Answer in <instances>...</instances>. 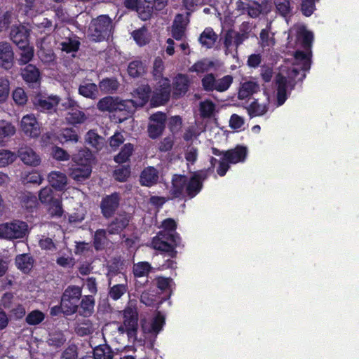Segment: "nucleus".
I'll return each instance as SVG.
<instances>
[{
	"mask_svg": "<svg viewBox=\"0 0 359 359\" xmlns=\"http://www.w3.org/2000/svg\"><path fill=\"white\" fill-rule=\"evenodd\" d=\"M17 267L24 273H28L33 266V261L31 257L26 255H18L15 259Z\"/></svg>",
	"mask_w": 359,
	"mask_h": 359,
	"instance_id": "obj_35",
	"label": "nucleus"
},
{
	"mask_svg": "<svg viewBox=\"0 0 359 359\" xmlns=\"http://www.w3.org/2000/svg\"><path fill=\"white\" fill-rule=\"evenodd\" d=\"M200 114L203 118L211 117L215 111V104L210 100H205L200 103Z\"/></svg>",
	"mask_w": 359,
	"mask_h": 359,
	"instance_id": "obj_39",
	"label": "nucleus"
},
{
	"mask_svg": "<svg viewBox=\"0 0 359 359\" xmlns=\"http://www.w3.org/2000/svg\"><path fill=\"white\" fill-rule=\"evenodd\" d=\"M20 126L21 130L27 137L35 138L41 133L39 123L33 114L24 116L21 119Z\"/></svg>",
	"mask_w": 359,
	"mask_h": 359,
	"instance_id": "obj_12",
	"label": "nucleus"
},
{
	"mask_svg": "<svg viewBox=\"0 0 359 359\" xmlns=\"http://www.w3.org/2000/svg\"><path fill=\"white\" fill-rule=\"evenodd\" d=\"M217 80L212 73L205 75L201 80L203 90H215L217 88Z\"/></svg>",
	"mask_w": 359,
	"mask_h": 359,
	"instance_id": "obj_52",
	"label": "nucleus"
},
{
	"mask_svg": "<svg viewBox=\"0 0 359 359\" xmlns=\"http://www.w3.org/2000/svg\"><path fill=\"white\" fill-rule=\"evenodd\" d=\"M164 129V126L150 123L148 127L149 136L152 139H156L160 136Z\"/></svg>",
	"mask_w": 359,
	"mask_h": 359,
	"instance_id": "obj_59",
	"label": "nucleus"
},
{
	"mask_svg": "<svg viewBox=\"0 0 359 359\" xmlns=\"http://www.w3.org/2000/svg\"><path fill=\"white\" fill-rule=\"evenodd\" d=\"M297 40L300 42L304 50H297L294 53V63L290 75L297 80L304 79L306 73L311 69L313 34L304 27L297 32Z\"/></svg>",
	"mask_w": 359,
	"mask_h": 359,
	"instance_id": "obj_1",
	"label": "nucleus"
},
{
	"mask_svg": "<svg viewBox=\"0 0 359 359\" xmlns=\"http://www.w3.org/2000/svg\"><path fill=\"white\" fill-rule=\"evenodd\" d=\"M244 118L236 114H232L229 119V126L231 128L237 130H242L244 128Z\"/></svg>",
	"mask_w": 359,
	"mask_h": 359,
	"instance_id": "obj_56",
	"label": "nucleus"
},
{
	"mask_svg": "<svg viewBox=\"0 0 359 359\" xmlns=\"http://www.w3.org/2000/svg\"><path fill=\"white\" fill-rule=\"evenodd\" d=\"M316 10L315 0H303L301 4V11L306 17L311 16Z\"/></svg>",
	"mask_w": 359,
	"mask_h": 359,
	"instance_id": "obj_55",
	"label": "nucleus"
},
{
	"mask_svg": "<svg viewBox=\"0 0 359 359\" xmlns=\"http://www.w3.org/2000/svg\"><path fill=\"white\" fill-rule=\"evenodd\" d=\"M183 14H177L174 20L172 26V36L177 41L182 40L185 34L186 25L184 24Z\"/></svg>",
	"mask_w": 359,
	"mask_h": 359,
	"instance_id": "obj_24",
	"label": "nucleus"
},
{
	"mask_svg": "<svg viewBox=\"0 0 359 359\" xmlns=\"http://www.w3.org/2000/svg\"><path fill=\"white\" fill-rule=\"evenodd\" d=\"M27 231L26 223L14 221L0 224V238L15 239L23 237Z\"/></svg>",
	"mask_w": 359,
	"mask_h": 359,
	"instance_id": "obj_9",
	"label": "nucleus"
},
{
	"mask_svg": "<svg viewBox=\"0 0 359 359\" xmlns=\"http://www.w3.org/2000/svg\"><path fill=\"white\" fill-rule=\"evenodd\" d=\"M213 66V62L211 61L207 62L205 60H199L195 62L190 68L189 72L199 73H204L208 72Z\"/></svg>",
	"mask_w": 359,
	"mask_h": 359,
	"instance_id": "obj_45",
	"label": "nucleus"
},
{
	"mask_svg": "<svg viewBox=\"0 0 359 359\" xmlns=\"http://www.w3.org/2000/svg\"><path fill=\"white\" fill-rule=\"evenodd\" d=\"M95 359H112L111 349L107 346H98L93 351Z\"/></svg>",
	"mask_w": 359,
	"mask_h": 359,
	"instance_id": "obj_46",
	"label": "nucleus"
},
{
	"mask_svg": "<svg viewBox=\"0 0 359 359\" xmlns=\"http://www.w3.org/2000/svg\"><path fill=\"white\" fill-rule=\"evenodd\" d=\"M86 142L96 151L100 150L104 145V139L94 130H90L87 133Z\"/></svg>",
	"mask_w": 359,
	"mask_h": 359,
	"instance_id": "obj_31",
	"label": "nucleus"
},
{
	"mask_svg": "<svg viewBox=\"0 0 359 359\" xmlns=\"http://www.w3.org/2000/svg\"><path fill=\"white\" fill-rule=\"evenodd\" d=\"M264 94L268 100L269 106L271 107L283 104L289 95L287 91H264Z\"/></svg>",
	"mask_w": 359,
	"mask_h": 359,
	"instance_id": "obj_21",
	"label": "nucleus"
},
{
	"mask_svg": "<svg viewBox=\"0 0 359 359\" xmlns=\"http://www.w3.org/2000/svg\"><path fill=\"white\" fill-rule=\"evenodd\" d=\"M14 53L11 44L8 42H0V67L10 69L13 66Z\"/></svg>",
	"mask_w": 359,
	"mask_h": 359,
	"instance_id": "obj_14",
	"label": "nucleus"
},
{
	"mask_svg": "<svg viewBox=\"0 0 359 359\" xmlns=\"http://www.w3.org/2000/svg\"><path fill=\"white\" fill-rule=\"evenodd\" d=\"M156 3L155 0H141L136 12L142 20L146 21L151 18Z\"/></svg>",
	"mask_w": 359,
	"mask_h": 359,
	"instance_id": "obj_22",
	"label": "nucleus"
},
{
	"mask_svg": "<svg viewBox=\"0 0 359 359\" xmlns=\"http://www.w3.org/2000/svg\"><path fill=\"white\" fill-rule=\"evenodd\" d=\"M53 190L50 187H46L41 189L39 193V198L41 203L48 204L55 198H53Z\"/></svg>",
	"mask_w": 359,
	"mask_h": 359,
	"instance_id": "obj_53",
	"label": "nucleus"
},
{
	"mask_svg": "<svg viewBox=\"0 0 359 359\" xmlns=\"http://www.w3.org/2000/svg\"><path fill=\"white\" fill-rule=\"evenodd\" d=\"M128 73L133 78H138L145 73V67L142 61L133 60L128 66Z\"/></svg>",
	"mask_w": 359,
	"mask_h": 359,
	"instance_id": "obj_34",
	"label": "nucleus"
},
{
	"mask_svg": "<svg viewBox=\"0 0 359 359\" xmlns=\"http://www.w3.org/2000/svg\"><path fill=\"white\" fill-rule=\"evenodd\" d=\"M95 328L93 324L88 320H85L83 323L79 324L76 328V332L80 335H87L93 332Z\"/></svg>",
	"mask_w": 359,
	"mask_h": 359,
	"instance_id": "obj_58",
	"label": "nucleus"
},
{
	"mask_svg": "<svg viewBox=\"0 0 359 359\" xmlns=\"http://www.w3.org/2000/svg\"><path fill=\"white\" fill-rule=\"evenodd\" d=\"M128 287L125 284H117L111 287L109 290V296L114 300H117L126 292Z\"/></svg>",
	"mask_w": 359,
	"mask_h": 359,
	"instance_id": "obj_50",
	"label": "nucleus"
},
{
	"mask_svg": "<svg viewBox=\"0 0 359 359\" xmlns=\"http://www.w3.org/2000/svg\"><path fill=\"white\" fill-rule=\"evenodd\" d=\"M118 203L119 197L116 194L104 198L101 203V209L104 216L106 217H111L118 208Z\"/></svg>",
	"mask_w": 359,
	"mask_h": 359,
	"instance_id": "obj_19",
	"label": "nucleus"
},
{
	"mask_svg": "<svg viewBox=\"0 0 359 359\" xmlns=\"http://www.w3.org/2000/svg\"><path fill=\"white\" fill-rule=\"evenodd\" d=\"M113 32V21L107 15H100L93 18L88 28L90 39L95 42L108 41Z\"/></svg>",
	"mask_w": 359,
	"mask_h": 359,
	"instance_id": "obj_4",
	"label": "nucleus"
},
{
	"mask_svg": "<svg viewBox=\"0 0 359 359\" xmlns=\"http://www.w3.org/2000/svg\"><path fill=\"white\" fill-rule=\"evenodd\" d=\"M147 28L144 26H143L142 27H141L138 29L134 30L132 32V36H133L134 41L138 45L144 46L149 42V40L147 38Z\"/></svg>",
	"mask_w": 359,
	"mask_h": 359,
	"instance_id": "obj_40",
	"label": "nucleus"
},
{
	"mask_svg": "<svg viewBox=\"0 0 359 359\" xmlns=\"http://www.w3.org/2000/svg\"><path fill=\"white\" fill-rule=\"evenodd\" d=\"M184 156L188 163H194L198 157V149L194 145H189L184 151Z\"/></svg>",
	"mask_w": 359,
	"mask_h": 359,
	"instance_id": "obj_61",
	"label": "nucleus"
},
{
	"mask_svg": "<svg viewBox=\"0 0 359 359\" xmlns=\"http://www.w3.org/2000/svg\"><path fill=\"white\" fill-rule=\"evenodd\" d=\"M151 91H135V94L133 99L118 101L117 99H114L111 97H107L101 100L97 104L98 108L102 111H123L125 107H129L130 105L134 107H142L147 102Z\"/></svg>",
	"mask_w": 359,
	"mask_h": 359,
	"instance_id": "obj_2",
	"label": "nucleus"
},
{
	"mask_svg": "<svg viewBox=\"0 0 359 359\" xmlns=\"http://www.w3.org/2000/svg\"><path fill=\"white\" fill-rule=\"evenodd\" d=\"M81 296V290L78 286L68 287L61 299V309L64 313L70 315L76 311L77 303Z\"/></svg>",
	"mask_w": 359,
	"mask_h": 359,
	"instance_id": "obj_8",
	"label": "nucleus"
},
{
	"mask_svg": "<svg viewBox=\"0 0 359 359\" xmlns=\"http://www.w3.org/2000/svg\"><path fill=\"white\" fill-rule=\"evenodd\" d=\"M168 93L169 91H158L157 93L152 95L151 104L154 107H157L165 103L169 97Z\"/></svg>",
	"mask_w": 359,
	"mask_h": 359,
	"instance_id": "obj_51",
	"label": "nucleus"
},
{
	"mask_svg": "<svg viewBox=\"0 0 359 359\" xmlns=\"http://www.w3.org/2000/svg\"><path fill=\"white\" fill-rule=\"evenodd\" d=\"M206 177V172L201 171L194 175L188 182L184 176L175 175L172 178L174 195L178 196L186 193L191 198L195 196L201 191L202 180Z\"/></svg>",
	"mask_w": 359,
	"mask_h": 359,
	"instance_id": "obj_3",
	"label": "nucleus"
},
{
	"mask_svg": "<svg viewBox=\"0 0 359 359\" xmlns=\"http://www.w3.org/2000/svg\"><path fill=\"white\" fill-rule=\"evenodd\" d=\"M212 154L215 156H221L219 167L217 172L220 176H224L229 168V163H238L245 161L247 155V148L245 147H236L235 149L221 152L216 148H212Z\"/></svg>",
	"mask_w": 359,
	"mask_h": 359,
	"instance_id": "obj_6",
	"label": "nucleus"
},
{
	"mask_svg": "<svg viewBox=\"0 0 359 359\" xmlns=\"http://www.w3.org/2000/svg\"><path fill=\"white\" fill-rule=\"evenodd\" d=\"M292 0H274L276 13L282 17L286 18L292 11Z\"/></svg>",
	"mask_w": 359,
	"mask_h": 359,
	"instance_id": "obj_33",
	"label": "nucleus"
},
{
	"mask_svg": "<svg viewBox=\"0 0 359 359\" xmlns=\"http://www.w3.org/2000/svg\"><path fill=\"white\" fill-rule=\"evenodd\" d=\"M292 70V68L291 69H290L289 73H288L289 79H287L285 76H284L281 73H278L276 75V76L274 78V82H275V84L277 86L276 90H287V85L293 87V86L296 83H297L299 81H302L304 80V79L297 80V79H294V78H292V76L290 75Z\"/></svg>",
	"mask_w": 359,
	"mask_h": 359,
	"instance_id": "obj_28",
	"label": "nucleus"
},
{
	"mask_svg": "<svg viewBox=\"0 0 359 359\" xmlns=\"http://www.w3.org/2000/svg\"><path fill=\"white\" fill-rule=\"evenodd\" d=\"M49 184L56 190H62L67 184L66 175L60 171H53L48 175Z\"/></svg>",
	"mask_w": 359,
	"mask_h": 359,
	"instance_id": "obj_23",
	"label": "nucleus"
},
{
	"mask_svg": "<svg viewBox=\"0 0 359 359\" xmlns=\"http://www.w3.org/2000/svg\"><path fill=\"white\" fill-rule=\"evenodd\" d=\"M48 207L47 209L48 213L52 217L59 218L61 217L64 213L62 208V203L60 199H55L52 202L48 204Z\"/></svg>",
	"mask_w": 359,
	"mask_h": 359,
	"instance_id": "obj_36",
	"label": "nucleus"
},
{
	"mask_svg": "<svg viewBox=\"0 0 359 359\" xmlns=\"http://www.w3.org/2000/svg\"><path fill=\"white\" fill-rule=\"evenodd\" d=\"M22 205L27 209L35 208L37 205L36 196L31 194H25L22 198Z\"/></svg>",
	"mask_w": 359,
	"mask_h": 359,
	"instance_id": "obj_64",
	"label": "nucleus"
},
{
	"mask_svg": "<svg viewBox=\"0 0 359 359\" xmlns=\"http://www.w3.org/2000/svg\"><path fill=\"white\" fill-rule=\"evenodd\" d=\"M16 158L17 156L14 152L6 149L0 150V168L12 163Z\"/></svg>",
	"mask_w": 359,
	"mask_h": 359,
	"instance_id": "obj_44",
	"label": "nucleus"
},
{
	"mask_svg": "<svg viewBox=\"0 0 359 359\" xmlns=\"http://www.w3.org/2000/svg\"><path fill=\"white\" fill-rule=\"evenodd\" d=\"M74 104L75 102L73 100H69L66 108L73 107ZM65 119L69 124L75 126L85 123L88 116L82 111L72 108L66 114Z\"/></svg>",
	"mask_w": 359,
	"mask_h": 359,
	"instance_id": "obj_16",
	"label": "nucleus"
},
{
	"mask_svg": "<svg viewBox=\"0 0 359 359\" xmlns=\"http://www.w3.org/2000/svg\"><path fill=\"white\" fill-rule=\"evenodd\" d=\"M34 106L40 111H48L58 104V98L55 96L45 97L41 94H37L34 100Z\"/></svg>",
	"mask_w": 359,
	"mask_h": 359,
	"instance_id": "obj_17",
	"label": "nucleus"
},
{
	"mask_svg": "<svg viewBox=\"0 0 359 359\" xmlns=\"http://www.w3.org/2000/svg\"><path fill=\"white\" fill-rule=\"evenodd\" d=\"M94 299L91 295L85 296L81 302L79 313L85 317L90 316L94 311Z\"/></svg>",
	"mask_w": 359,
	"mask_h": 359,
	"instance_id": "obj_32",
	"label": "nucleus"
},
{
	"mask_svg": "<svg viewBox=\"0 0 359 359\" xmlns=\"http://www.w3.org/2000/svg\"><path fill=\"white\" fill-rule=\"evenodd\" d=\"M16 129L12 123L0 120V144L8 141L15 134Z\"/></svg>",
	"mask_w": 359,
	"mask_h": 359,
	"instance_id": "obj_26",
	"label": "nucleus"
},
{
	"mask_svg": "<svg viewBox=\"0 0 359 359\" xmlns=\"http://www.w3.org/2000/svg\"><path fill=\"white\" fill-rule=\"evenodd\" d=\"M180 238L177 234H170V236L163 232L159 233L152 241V246L154 249L170 252L177 245Z\"/></svg>",
	"mask_w": 359,
	"mask_h": 359,
	"instance_id": "obj_11",
	"label": "nucleus"
},
{
	"mask_svg": "<svg viewBox=\"0 0 359 359\" xmlns=\"http://www.w3.org/2000/svg\"><path fill=\"white\" fill-rule=\"evenodd\" d=\"M151 269L150 264L147 262H141L133 266V273L136 277L147 276Z\"/></svg>",
	"mask_w": 359,
	"mask_h": 359,
	"instance_id": "obj_47",
	"label": "nucleus"
},
{
	"mask_svg": "<svg viewBox=\"0 0 359 359\" xmlns=\"http://www.w3.org/2000/svg\"><path fill=\"white\" fill-rule=\"evenodd\" d=\"M123 323L117 327L121 334L126 333L129 337H135L138 327V314L135 307L128 306L123 311Z\"/></svg>",
	"mask_w": 359,
	"mask_h": 359,
	"instance_id": "obj_7",
	"label": "nucleus"
},
{
	"mask_svg": "<svg viewBox=\"0 0 359 359\" xmlns=\"http://www.w3.org/2000/svg\"><path fill=\"white\" fill-rule=\"evenodd\" d=\"M217 39V35L215 33L211 27H207L201 34L199 36V42L206 48H211L215 45Z\"/></svg>",
	"mask_w": 359,
	"mask_h": 359,
	"instance_id": "obj_27",
	"label": "nucleus"
},
{
	"mask_svg": "<svg viewBox=\"0 0 359 359\" xmlns=\"http://www.w3.org/2000/svg\"><path fill=\"white\" fill-rule=\"evenodd\" d=\"M29 36L30 30L23 25L11 27L10 38L18 48H25L29 45Z\"/></svg>",
	"mask_w": 359,
	"mask_h": 359,
	"instance_id": "obj_13",
	"label": "nucleus"
},
{
	"mask_svg": "<svg viewBox=\"0 0 359 359\" xmlns=\"http://www.w3.org/2000/svg\"><path fill=\"white\" fill-rule=\"evenodd\" d=\"M119 83L115 78H106L100 83V90H118Z\"/></svg>",
	"mask_w": 359,
	"mask_h": 359,
	"instance_id": "obj_57",
	"label": "nucleus"
},
{
	"mask_svg": "<svg viewBox=\"0 0 359 359\" xmlns=\"http://www.w3.org/2000/svg\"><path fill=\"white\" fill-rule=\"evenodd\" d=\"M18 156L27 165L36 167L41 163V158L34 149L30 147H21L18 151Z\"/></svg>",
	"mask_w": 359,
	"mask_h": 359,
	"instance_id": "obj_15",
	"label": "nucleus"
},
{
	"mask_svg": "<svg viewBox=\"0 0 359 359\" xmlns=\"http://www.w3.org/2000/svg\"><path fill=\"white\" fill-rule=\"evenodd\" d=\"M156 281L157 287L161 290H170L172 289L173 282L170 278L158 277Z\"/></svg>",
	"mask_w": 359,
	"mask_h": 359,
	"instance_id": "obj_63",
	"label": "nucleus"
},
{
	"mask_svg": "<svg viewBox=\"0 0 359 359\" xmlns=\"http://www.w3.org/2000/svg\"><path fill=\"white\" fill-rule=\"evenodd\" d=\"M74 164L72 165L69 172L70 176L76 181L81 182L88 178L91 173V163L93 155L89 150L83 149L73 158Z\"/></svg>",
	"mask_w": 359,
	"mask_h": 359,
	"instance_id": "obj_5",
	"label": "nucleus"
},
{
	"mask_svg": "<svg viewBox=\"0 0 359 359\" xmlns=\"http://www.w3.org/2000/svg\"><path fill=\"white\" fill-rule=\"evenodd\" d=\"M66 31L68 32V36L60 43L61 50L67 53L77 52L81 45L79 37L69 29H66Z\"/></svg>",
	"mask_w": 359,
	"mask_h": 359,
	"instance_id": "obj_20",
	"label": "nucleus"
},
{
	"mask_svg": "<svg viewBox=\"0 0 359 359\" xmlns=\"http://www.w3.org/2000/svg\"><path fill=\"white\" fill-rule=\"evenodd\" d=\"M249 24L248 22H243L241 25V31L242 33L237 32L234 36L233 43L236 47L243 43L245 40L249 37Z\"/></svg>",
	"mask_w": 359,
	"mask_h": 359,
	"instance_id": "obj_41",
	"label": "nucleus"
},
{
	"mask_svg": "<svg viewBox=\"0 0 359 359\" xmlns=\"http://www.w3.org/2000/svg\"><path fill=\"white\" fill-rule=\"evenodd\" d=\"M189 79L187 74H178L173 79L172 90H188Z\"/></svg>",
	"mask_w": 359,
	"mask_h": 359,
	"instance_id": "obj_37",
	"label": "nucleus"
},
{
	"mask_svg": "<svg viewBox=\"0 0 359 359\" xmlns=\"http://www.w3.org/2000/svg\"><path fill=\"white\" fill-rule=\"evenodd\" d=\"M165 324V317L160 313L151 320H142V330L145 335H149L154 340L157 334L162 330Z\"/></svg>",
	"mask_w": 359,
	"mask_h": 359,
	"instance_id": "obj_10",
	"label": "nucleus"
},
{
	"mask_svg": "<svg viewBox=\"0 0 359 359\" xmlns=\"http://www.w3.org/2000/svg\"><path fill=\"white\" fill-rule=\"evenodd\" d=\"M86 213V210L85 208L82 205H79V207L76 210L75 212L72 213L69 216V222L70 223H79L82 222Z\"/></svg>",
	"mask_w": 359,
	"mask_h": 359,
	"instance_id": "obj_54",
	"label": "nucleus"
},
{
	"mask_svg": "<svg viewBox=\"0 0 359 359\" xmlns=\"http://www.w3.org/2000/svg\"><path fill=\"white\" fill-rule=\"evenodd\" d=\"M130 175V170L128 167L126 166H120L114 170V176L116 180L123 182L126 180V179Z\"/></svg>",
	"mask_w": 359,
	"mask_h": 359,
	"instance_id": "obj_60",
	"label": "nucleus"
},
{
	"mask_svg": "<svg viewBox=\"0 0 359 359\" xmlns=\"http://www.w3.org/2000/svg\"><path fill=\"white\" fill-rule=\"evenodd\" d=\"M133 150V146L131 144H126L121 151L114 157V161L118 163L126 162L131 155Z\"/></svg>",
	"mask_w": 359,
	"mask_h": 359,
	"instance_id": "obj_48",
	"label": "nucleus"
},
{
	"mask_svg": "<svg viewBox=\"0 0 359 359\" xmlns=\"http://www.w3.org/2000/svg\"><path fill=\"white\" fill-rule=\"evenodd\" d=\"M247 109L249 115L251 117H254L264 115L269 109V107L265 104L259 102L258 100L253 99V101L250 102Z\"/></svg>",
	"mask_w": 359,
	"mask_h": 359,
	"instance_id": "obj_30",
	"label": "nucleus"
},
{
	"mask_svg": "<svg viewBox=\"0 0 359 359\" xmlns=\"http://www.w3.org/2000/svg\"><path fill=\"white\" fill-rule=\"evenodd\" d=\"M21 75L24 81L31 84H39L41 73L39 69L32 64H28L22 69Z\"/></svg>",
	"mask_w": 359,
	"mask_h": 359,
	"instance_id": "obj_18",
	"label": "nucleus"
},
{
	"mask_svg": "<svg viewBox=\"0 0 359 359\" xmlns=\"http://www.w3.org/2000/svg\"><path fill=\"white\" fill-rule=\"evenodd\" d=\"M57 139L62 143L65 142H76L79 140V137L73 129L65 128L62 130L61 133L57 137Z\"/></svg>",
	"mask_w": 359,
	"mask_h": 359,
	"instance_id": "obj_43",
	"label": "nucleus"
},
{
	"mask_svg": "<svg viewBox=\"0 0 359 359\" xmlns=\"http://www.w3.org/2000/svg\"><path fill=\"white\" fill-rule=\"evenodd\" d=\"M158 180V172L154 167L146 168L141 174L140 182L142 185L151 187L155 184Z\"/></svg>",
	"mask_w": 359,
	"mask_h": 359,
	"instance_id": "obj_25",
	"label": "nucleus"
},
{
	"mask_svg": "<svg viewBox=\"0 0 359 359\" xmlns=\"http://www.w3.org/2000/svg\"><path fill=\"white\" fill-rule=\"evenodd\" d=\"M129 220L128 215H120L109 225V233L111 234L118 233L128 224Z\"/></svg>",
	"mask_w": 359,
	"mask_h": 359,
	"instance_id": "obj_29",
	"label": "nucleus"
},
{
	"mask_svg": "<svg viewBox=\"0 0 359 359\" xmlns=\"http://www.w3.org/2000/svg\"><path fill=\"white\" fill-rule=\"evenodd\" d=\"M43 177L41 174L36 171H32L28 173H25L22 176L23 183H32L40 184L43 181Z\"/></svg>",
	"mask_w": 359,
	"mask_h": 359,
	"instance_id": "obj_49",
	"label": "nucleus"
},
{
	"mask_svg": "<svg viewBox=\"0 0 359 359\" xmlns=\"http://www.w3.org/2000/svg\"><path fill=\"white\" fill-rule=\"evenodd\" d=\"M45 318V314L39 310L31 311L26 317V322L30 325H36L41 323Z\"/></svg>",
	"mask_w": 359,
	"mask_h": 359,
	"instance_id": "obj_42",
	"label": "nucleus"
},
{
	"mask_svg": "<svg viewBox=\"0 0 359 359\" xmlns=\"http://www.w3.org/2000/svg\"><path fill=\"white\" fill-rule=\"evenodd\" d=\"M22 52L20 54V57L18 60L19 65H27L30 62L34 57V48L29 44L25 48H19Z\"/></svg>",
	"mask_w": 359,
	"mask_h": 359,
	"instance_id": "obj_38",
	"label": "nucleus"
},
{
	"mask_svg": "<svg viewBox=\"0 0 359 359\" xmlns=\"http://www.w3.org/2000/svg\"><path fill=\"white\" fill-rule=\"evenodd\" d=\"M106 243V232L104 230H97L94 238V245L97 250L101 249Z\"/></svg>",
	"mask_w": 359,
	"mask_h": 359,
	"instance_id": "obj_62",
	"label": "nucleus"
}]
</instances>
